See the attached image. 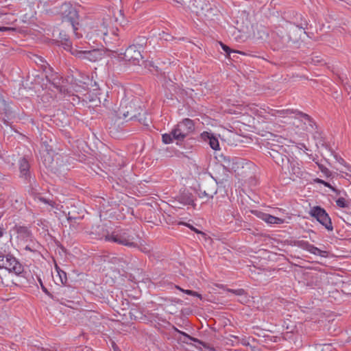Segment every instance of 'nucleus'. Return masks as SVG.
<instances>
[{
    "label": "nucleus",
    "mask_w": 351,
    "mask_h": 351,
    "mask_svg": "<svg viewBox=\"0 0 351 351\" xmlns=\"http://www.w3.org/2000/svg\"><path fill=\"white\" fill-rule=\"evenodd\" d=\"M135 234L131 228H117L112 232H108L104 236L106 241L112 242L119 245L130 247H136L137 244L134 241Z\"/></svg>",
    "instance_id": "obj_1"
},
{
    "label": "nucleus",
    "mask_w": 351,
    "mask_h": 351,
    "mask_svg": "<svg viewBox=\"0 0 351 351\" xmlns=\"http://www.w3.org/2000/svg\"><path fill=\"white\" fill-rule=\"evenodd\" d=\"M58 13L61 16L62 22L70 23L76 38H81L82 35L77 32L79 25V14L75 8L71 3L65 2L60 5Z\"/></svg>",
    "instance_id": "obj_2"
},
{
    "label": "nucleus",
    "mask_w": 351,
    "mask_h": 351,
    "mask_svg": "<svg viewBox=\"0 0 351 351\" xmlns=\"http://www.w3.org/2000/svg\"><path fill=\"white\" fill-rule=\"evenodd\" d=\"M194 130L193 121L188 118L184 119L172 130L173 138L178 141H182Z\"/></svg>",
    "instance_id": "obj_3"
},
{
    "label": "nucleus",
    "mask_w": 351,
    "mask_h": 351,
    "mask_svg": "<svg viewBox=\"0 0 351 351\" xmlns=\"http://www.w3.org/2000/svg\"><path fill=\"white\" fill-rule=\"evenodd\" d=\"M0 269H5L9 273H14L18 276L23 271L22 264L10 254H0Z\"/></svg>",
    "instance_id": "obj_4"
},
{
    "label": "nucleus",
    "mask_w": 351,
    "mask_h": 351,
    "mask_svg": "<svg viewBox=\"0 0 351 351\" xmlns=\"http://www.w3.org/2000/svg\"><path fill=\"white\" fill-rule=\"evenodd\" d=\"M72 55L76 58L89 62H96L101 59L102 53L99 49L87 50L84 47L75 45V50H73Z\"/></svg>",
    "instance_id": "obj_5"
},
{
    "label": "nucleus",
    "mask_w": 351,
    "mask_h": 351,
    "mask_svg": "<svg viewBox=\"0 0 351 351\" xmlns=\"http://www.w3.org/2000/svg\"><path fill=\"white\" fill-rule=\"evenodd\" d=\"M284 171L285 173L288 174L289 178L293 180L297 178H304L307 174L302 165L293 158L289 160V163L287 164Z\"/></svg>",
    "instance_id": "obj_6"
},
{
    "label": "nucleus",
    "mask_w": 351,
    "mask_h": 351,
    "mask_svg": "<svg viewBox=\"0 0 351 351\" xmlns=\"http://www.w3.org/2000/svg\"><path fill=\"white\" fill-rule=\"evenodd\" d=\"M310 215L315 218L328 231L333 230L331 219L326 211L320 206H314L310 211Z\"/></svg>",
    "instance_id": "obj_7"
},
{
    "label": "nucleus",
    "mask_w": 351,
    "mask_h": 351,
    "mask_svg": "<svg viewBox=\"0 0 351 351\" xmlns=\"http://www.w3.org/2000/svg\"><path fill=\"white\" fill-rule=\"evenodd\" d=\"M276 147L278 148L277 149L271 148L268 153L274 162L280 166L282 170L284 171L291 158L286 154V149L283 146L276 145Z\"/></svg>",
    "instance_id": "obj_8"
},
{
    "label": "nucleus",
    "mask_w": 351,
    "mask_h": 351,
    "mask_svg": "<svg viewBox=\"0 0 351 351\" xmlns=\"http://www.w3.org/2000/svg\"><path fill=\"white\" fill-rule=\"evenodd\" d=\"M271 38L278 49L284 47L291 40V38L285 35V30L282 27L275 28L271 32Z\"/></svg>",
    "instance_id": "obj_9"
},
{
    "label": "nucleus",
    "mask_w": 351,
    "mask_h": 351,
    "mask_svg": "<svg viewBox=\"0 0 351 351\" xmlns=\"http://www.w3.org/2000/svg\"><path fill=\"white\" fill-rule=\"evenodd\" d=\"M141 51L136 45H130L123 54V59L132 62L133 64H138L142 59Z\"/></svg>",
    "instance_id": "obj_10"
},
{
    "label": "nucleus",
    "mask_w": 351,
    "mask_h": 351,
    "mask_svg": "<svg viewBox=\"0 0 351 351\" xmlns=\"http://www.w3.org/2000/svg\"><path fill=\"white\" fill-rule=\"evenodd\" d=\"M140 111V107L136 108L135 104L131 101L125 108L121 107L119 110V116L122 115L124 119L128 118L129 120H132L138 118L141 114Z\"/></svg>",
    "instance_id": "obj_11"
},
{
    "label": "nucleus",
    "mask_w": 351,
    "mask_h": 351,
    "mask_svg": "<svg viewBox=\"0 0 351 351\" xmlns=\"http://www.w3.org/2000/svg\"><path fill=\"white\" fill-rule=\"evenodd\" d=\"M20 178L25 182L30 183L32 179V173L30 171V165L29 161L25 157L20 158L18 162Z\"/></svg>",
    "instance_id": "obj_12"
},
{
    "label": "nucleus",
    "mask_w": 351,
    "mask_h": 351,
    "mask_svg": "<svg viewBox=\"0 0 351 351\" xmlns=\"http://www.w3.org/2000/svg\"><path fill=\"white\" fill-rule=\"evenodd\" d=\"M47 82L53 85L60 93H67L66 88L62 85V77L58 73H51L49 75H46Z\"/></svg>",
    "instance_id": "obj_13"
},
{
    "label": "nucleus",
    "mask_w": 351,
    "mask_h": 351,
    "mask_svg": "<svg viewBox=\"0 0 351 351\" xmlns=\"http://www.w3.org/2000/svg\"><path fill=\"white\" fill-rule=\"evenodd\" d=\"M60 40L58 42L60 43L61 45L63 46L64 49L69 51L71 54L73 50H75V45L73 46V43L70 40L68 35H66L64 32H60L59 34Z\"/></svg>",
    "instance_id": "obj_14"
},
{
    "label": "nucleus",
    "mask_w": 351,
    "mask_h": 351,
    "mask_svg": "<svg viewBox=\"0 0 351 351\" xmlns=\"http://www.w3.org/2000/svg\"><path fill=\"white\" fill-rule=\"evenodd\" d=\"M14 229L17 233L19 238L25 241L32 239V232L27 226L16 225Z\"/></svg>",
    "instance_id": "obj_15"
},
{
    "label": "nucleus",
    "mask_w": 351,
    "mask_h": 351,
    "mask_svg": "<svg viewBox=\"0 0 351 351\" xmlns=\"http://www.w3.org/2000/svg\"><path fill=\"white\" fill-rule=\"evenodd\" d=\"M202 138L205 141H208L210 147L214 150L219 149V143L218 139L213 136L212 134L208 132H204L201 134Z\"/></svg>",
    "instance_id": "obj_16"
},
{
    "label": "nucleus",
    "mask_w": 351,
    "mask_h": 351,
    "mask_svg": "<svg viewBox=\"0 0 351 351\" xmlns=\"http://www.w3.org/2000/svg\"><path fill=\"white\" fill-rule=\"evenodd\" d=\"M0 100L2 101V102H0V114H5V117L8 119H10L12 116V111L9 106V104L5 101V100L3 98L1 95L0 94Z\"/></svg>",
    "instance_id": "obj_17"
},
{
    "label": "nucleus",
    "mask_w": 351,
    "mask_h": 351,
    "mask_svg": "<svg viewBox=\"0 0 351 351\" xmlns=\"http://www.w3.org/2000/svg\"><path fill=\"white\" fill-rule=\"evenodd\" d=\"M43 163L47 168L50 169L51 171H53L54 173L59 171L58 168L56 167L57 162H54V160L49 154H47L46 156H44Z\"/></svg>",
    "instance_id": "obj_18"
},
{
    "label": "nucleus",
    "mask_w": 351,
    "mask_h": 351,
    "mask_svg": "<svg viewBox=\"0 0 351 351\" xmlns=\"http://www.w3.org/2000/svg\"><path fill=\"white\" fill-rule=\"evenodd\" d=\"M269 113H270L272 116H275V117H289L290 115L294 114L295 113H296V111H294V110H291V109H286V110L271 109Z\"/></svg>",
    "instance_id": "obj_19"
},
{
    "label": "nucleus",
    "mask_w": 351,
    "mask_h": 351,
    "mask_svg": "<svg viewBox=\"0 0 351 351\" xmlns=\"http://www.w3.org/2000/svg\"><path fill=\"white\" fill-rule=\"evenodd\" d=\"M73 90L76 92H82L88 89V84L86 82H82L81 81L77 82V80L73 79L70 82Z\"/></svg>",
    "instance_id": "obj_20"
},
{
    "label": "nucleus",
    "mask_w": 351,
    "mask_h": 351,
    "mask_svg": "<svg viewBox=\"0 0 351 351\" xmlns=\"http://www.w3.org/2000/svg\"><path fill=\"white\" fill-rule=\"evenodd\" d=\"M180 201L185 205H193L194 203L193 196L189 193H182L180 197Z\"/></svg>",
    "instance_id": "obj_21"
},
{
    "label": "nucleus",
    "mask_w": 351,
    "mask_h": 351,
    "mask_svg": "<svg viewBox=\"0 0 351 351\" xmlns=\"http://www.w3.org/2000/svg\"><path fill=\"white\" fill-rule=\"evenodd\" d=\"M262 219L268 223L275 224L282 222V219L278 217L272 216L269 214L262 213Z\"/></svg>",
    "instance_id": "obj_22"
},
{
    "label": "nucleus",
    "mask_w": 351,
    "mask_h": 351,
    "mask_svg": "<svg viewBox=\"0 0 351 351\" xmlns=\"http://www.w3.org/2000/svg\"><path fill=\"white\" fill-rule=\"evenodd\" d=\"M311 254H313L315 255L321 256L322 257H326L327 256V252L323 251L319 249L318 247L314 246L313 245L311 244L309 249L308 250Z\"/></svg>",
    "instance_id": "obj_23"
},
{
    "label": "nucleus",
    "mask_w": 351,
    "mask_h": 351,
    "mask_svg": "<svg viewBox=\"0 0 351 351\" xmlns=\"http://www.w3.org/2000/svg\"><path fill=\"white\" fill-rule=\"evenodd\" d=\"M134 42L133 45H136L137 48L140 49L147 44V38L145 36H139Z\"/></svg>",
    "instance_id": "obj_24"
},
{
    "label": "nucleus",
    "mask_w": 351,
    "mask_h": 351,
    "mask_svg": "<svg viewBox=\"0 0 351 351\" xmlns=\"http://www.w3.org/2000/svg\"><path fill=\"white\" fill-rule=\"evenodd\" d=\"M336 204L339 208H348L350 202L343 197H339L336 200Z\"/></svg>",
    "instance_id": "obj_25"
},
{
    "label": "nucleus",
    "mask_w": 351,
    "mask_h": 351,
    "mask_svg": "<svg viewBox=\"0 0 351 351\" xmlns=\"http://www.w3.org/2000/svg\"><path fill=\"white\" fill-rule=\"evenodd\" d=\"M162 140L165 144H170L173 142L174 138H173L172 131L169 133H165L162 135Z\"/></svg>",
    "instance_id": "obj_26"
},
{
    "label": "nucleus",
    "mask_w": 351,
    "mask_h": 351,
    "mask_svg": "<svg viewBox=\"0 0 351 351\" xmlns=\"http://www.w3.org/2000/svg\"><path fill=\"white\" fill-rule=\"evenodd\" d=\"M56 271H57V272H58V275L60 276L61 282L62 284H66V281H67V278H66V272H64V271L60 269V268L58 267L57 265L56 266Z\"/></svg>",
    "instance_id": "obj_27"
},
{
    "label": "nucleus",
    "mask_w": 351,
    "mask_h": 351,
    "mask_svg": "<svg viewBox=\"0 0 351 351\" xmlns=\"http://www.w3.org/2000/svg\"><path fill=\"white\" fill-rule=\"evenodd\" d=\"M38 281H39V283H40V285L41 289H42V290L43 291V292H44L46 295H47L49 297H50L51 299H53V300H54L58 301V299L56 296H54L51 293H50V292L48 291V289H47L44 286V285H43V282H42V280H41V279H40V278H39V279H38Z\"/></svg>",
    "instance_id": "obj_28"
},
{
    "label": "nucleus",
    "mask_w": 351,
    "mask_h": 351,
    "mask_svg": "<svg viewBox=\"0 0 351 351\" xmlns=\"http://www.w3.org/2000/svg\"><path fill=\"white\" fill-rule=\"evenodd\" d=\"M309 62H311L313 64H321L324 62L323 59L320 56H313L310 58V59L308 60Z\"/></svg>",
    "instance_id": "obj_29"
},
{
    "label": "nucleus",
    "mask_w": 351,
    "mask_h": 351,
    "mask_svg": "<svg viewBox=\"0 0 351 351\" xmlns=\"http://www.w3.org/2000/svg\"><path fill=\"white\" fill-rule=\"evenodd\" d=\"M296 245L303 250H308L311 243L306 241H298L296 242Z\"/></svg>",
    "instance_id": "obj_30"
},
{
    "label": "nucleus",
    "mask_w": 351,
    "mask_h": 351,
    "mask_svg": "<svg viewBox=\"0 0 351 351\" xmlns=\"http://www.w3.org/2000/svg\"><path fill=\"white\" fill-rule=\"evenodd\" d=\"M179 333H180L181 335H182L183 336L186 337V338H188L189 339L194 341V342H198L199 343L202 344L203 346H206V343H203L202 341H199V339L195 338V337H191L190 335H189L188 334H186V332H182V331H180V330H176Z\"/></svg>",
    "instance_id": "obj_31"
},
{
    "label": "nucleus",
    "mask_w": 351,
    "mask_h": 351,
    "mask_svg": "<svg viewBox=\"0 0 351 351\" xmlns=\"http://www.w3.org/2000/svg\"><path fill=\"white\" fill-rule=\"evenodd\" d=\"M220 45L221 46L222 49L229 56H230L231 53H237V51L232 50L228 46L224 45L223 43L220 42Z\"/></svg>",
    "instance_id": "obj_32"
},
{
    "label": "nucleus",
    "mask_w": 351,
    "mask_h": 351,
    "mask_svg": "<svg viewBox=\"0 0 351 351\" xmlns=\"http://www.w3.org/2000/svg\"><path fill=\"white\" fill-rule=\"evenodd\" d=\"M178 289H180V291L184 292L185 293L188 294V295H193V296H197V297H201L200 294H199L198 293L194 291H192V290H184L181 288H180L179 287H176Z\"/></svg>",
    "instance_id": "obj_33"
},
{
    "label": "nucleus",
    "mask_w": 351,
    "mask_h": 351,
    "mask_svg": "<svg viewBox=\"0 0 351 351\" xmlns=\"http://www.w3.org/2000/svg\"><path fill=\"white\" fill-rule=\"evenodd\" d=\"M295 111H296V113L294 114L295 116L299 115L300 117L304 119L305 120L311 121V117L309 115H308L307 114L303 113L298 110H295Z\"/></svg>",
    "instance_id": "obj_34"
},
{
    "label": "nucleus",
    "mask_w": 351,
    "mask_h": 351,
    "mask_svg": "<svg viewBox=\"0 0 351 351\" xmlns=\"http://www.w3.org/2000/svg\"><path fill=\"white\" fill-rule=\"evenodd\" d=\"M216 193H217L216 191L214 192H211V193L206 192V191H204L203 192H202L200 191V193L199 194V196L200 197H202L203 196H204V197H207L208 198H213V195L215 194Z\"/></svg>",
    "instance_id": "obj_35"
},
{
    "label": "nucleus",
    "mask_w": 351,
    "mask_h": 351,
    "mask_svg": "<svg viewBox=\"0 0 351 351\" xmlns=\"http://www.w3.org/2000/svg\"><path fill=\"white\" fill-rule=\"evenodd\" d=\"M107 26H108V23L106 21V19H104L101 25V27L102 29H99V31H101L104 36H107V32H106V30L107 29Z\"/></svg>",
    "instance_id": "obj_36"
},
{
    "label": "nucleus",
    "mask_w": 351,
    "mask_h": 351,
    "mask_svg": "<svg viewBox=\"0 0 351 351\" xmlns=\"http://www.w3.org/2000/svg\"><path fill=\"white\" fill-rule=\"evenodd\" d=\"M229 291L234 293L235 295H242L245 294V291L243 289H230Z\"/></svg>",
    "instance_id": "obj_37"
},
{
    "label": "nucleus",
    "mask_w": 351,
    "mask_h": 351,
    "mask_svg": "<svg viewBox=\"0 0 351 351\" xmlns=\"http://www.w3.org/2000/svg\"><path fill=\"white\" fill-rule=\"evenodd\" d=\"M178 4L184 6L189 0H173Z\"/></svg>",
    "instance_id": "obj_38"
},
{
    "label": "nucleus",
    "mask_w": 351,
    "mask_h": 351,
    "mask_svg": "<svg viewBox=\"0 0 351 351\" xmlns=\"http://www.w3.org/2000/svg\"><path fill=\"white\" fill-rule=\"evenodd\" d=\"M14 28L8 27H0L1 32L14 31Z\"/></svg>",
    "instance_id": "obj_39"
},
{
    "label": "nucleus",
    "mask_w": 351,
    "mask_h": 351,
    "mask_svg": "<svg viewBox=\"0 0 351 351\" xmlns=\"http://www.w3.org/2000/svg\"><path fill=\"white\" fill-rule=\"evenodd\" d=\"M189 228H190L192 230H193L194 232H197V233H199V234H202L203 235H205V234L199 230H198L197 229H196L195 228H194L193 226H191V225H188L187 226Z\"/></svg>",
    "instance_id": "obj_40"
},
{
    "label": "nucleus",
    "mask_w": 351,
    "mask_h": 351,
    "mask_svg": "<svg viewBox=\"0 0 351 351\" xmlns=\"http://www.w3.org/2000/svg\"><path fill=\"white\" fill-rule=\"evenodd\" d=\"M323 185H324L325 186L329 188L332 191H335V188L334 186H332L330 183H328L327 182L324 181Z\"/></svg>",
    "instance_id": "obj_41"
},
{
    "label": "nucleus",
    "mask_w": 351,
    "mask_h": 351,
    "mask_svg": "<svg viewBox=\"0 0 351 351\" xmlns=\"http://www.w3.org/2000/svg\"><path fill=\"white\" fill-rule=\"evenodd\" d=\"M315 182H317V183H319V184H324V180H321V179H319V178H316V179L315 180Z\"/></svg>",
    "instance_id": "obj_42"
},
{
    "label": "nucleus",
    "mask_w": 351,
    "mask_h": 351,
    "mask_svg": "<svg viewBox=\"0 0 351 351\" xmlns=\"http://www.w3.org/2000/svg\"><path fill=\"white\" fill-rule=\"evenodd\" d=\"M252 351H263L262 349L259 347H252Z\"/></svg>",
    "instance_id": "obj_43"
},
{
    "label": "nucleus",
    "mask_w": 351,
    "mask_h": 351,
    "mask_svg": "<svg viewBox=\"0 0 351 351\" xmlns=\"http://www.w3.org/2000/svg\"><path fill=\"white\" fill-rule=\"evenodd\" d=\"M41 3L44 4H47L49 2L54 1L55 0H39Z\"/></svg>",
    "instance_id": "obj_44"
},
{
    "label": "nucleus",
    "mask_w": 351,
    "mask_h": 351,
    "mask_svg": "<svg viewBox=\"0 0 351 351\" xmlns=\"http://www.w3.org/2000/svg\"><path fill=\"white\" fill-rule=\"evenodd\" d=\"M40 200L41 202H44V203H45V204H51L49 203V201L47 200V199H46L45 198H44V197H40Z\"/></svg>",
    "instance_id": "obj_45"
},
{
    "label": "nucleus",
    "mask_w": 351,
    "mask_h": 351,
    "mask_svg": "<svg viewBox=\"0 0 351 351\" xmlns=\"http://www.w3.org/2000/svg\"><path fill=\"white\" fill-rule=\"evenodd\" d=\"M25 250H27V251H29V252H34L35 251L33 249H32V247L29 245H26L25 247Z\"/></svg>",
    "instance_id": "obj_46"
},
{
    "label": "nucleus",
    "mask_w": 351,
    "mask_h": 351,
    "mask_svg": "<svg viewBox=\"0 0 351 351\" xmlns=\"http://www.w3.org/2000/svg\"><path fill=\"white\" fill-rule=\"evenodd\" d=\"M112 346L114 348V351H121L120 349L118 348V346L114 343H113Z\"/></svg>",
    "instance_id": "obj_47"
},
{
    "label": "nucleus",
    "mask_w": 351,
    "mask_h": 351,
    "mask_svg": "<svg viewBox=\"0 0 351 351\" xmlns=\"http://www.w3.org/2000/svg\"><path fill=\"white\" fill-rule=\"evenodd\" d=\"M333 192H335L337 195H339L341 193V191L338 190L337 189L335 188V191H332Z\"/></svg>",
    "instance_id": "obj_48"
},
{
    "label": "nucleus",
    "mask_w": 351,
    "mask_h": 351,
    "mask_svg": "<svg viewBox=\"0 0 351 351\" xmlns=\"http://www.w3.org/2000/svg\"><path fill=\"white\" fill-rule=\"evenodd\" d=\"M3 235V229L0 227V238Z\"/></svg>",
    "instance_id": "obj_49"
},
{
    "label": "nucleus",
    "mask_w": 351,
    "mask_h": 351,
    "mask_svg": "<svg viewBox=\"0 0 351 351\" xmlns=\"http://www.w3.org/2000/svg\"><path fill=\"white\" fill-rule=\"evenodd\" d=\"M163 34H165V33H163ZM165 36H166V37H165V38H165V40H168L169 39V38L171 37V36H170V35H169V34H165Z\"/></svg>",
    "instance_id": "obj_50"
},
{
    "label": "nucleus",
    "mask_w": 351,
    "mask_h": 351,
    "mask_svg": "<svg viewBox=\"0 0 351 351\" xmlns=\"http://www.w3.org/2000/svg\"><path fill=\"white\" fill-rule=\"evenodd\" d=\"M297 27H299V29L300 30V32H302V29H304V27H303L302 25L300 26L299 25H297Z\"/></svg>",
    "instance_id": "obj_51"
},
{
    "label": "nucleus",
    "mask_w": 351,
    "mask_h": 351,
    "mask_svg": "<svg viewBox=\"0 0 351 351\" xmlns=\"http://www.w3.org/2000/svg\"><path fill=\"white\" fill-rule=\"evenodd\" d=\"M300 145L301 146V147H300V149L304 147L305 149L308 150L307 148L306 147V145L304 144H303V143L302 144H300Z\"/></svg>",
    "instance_id": "obj_52"
},
{
    "label": "nucleus",
    "mask_w": 351,
    "mask_h": 351,
    "mask_svg": "<svg viewBox=\"0 0 351 351\" xmlns=\"http://www.w3.org/2000/svg\"><path fill=\"white\" fill-rule=\"evenodd\" d=\"M346 167H347V169H348L350 172H351V166H350V165H347V166H346Z\"/></svg>",
    "instance_id": "obj_53"
},
{
    "label": "nucleus",
    "mask_w": 351,
    "mask_h": 351,
    "mask_svg": "<svg viewBox=\"0 0 351 351\" xmlns=\"http://www.w3.org/2000/svg\"><path fill=\"white\" fill-rule=\"evenodd\" d=\"M73 219V217H68V220H69V221H71V220H72Z\"/></svg>",
    "instance_id": "obj_54"
},
{
    "label": "nucleus",
    "mask_w": 351,
    "mask_h": 351,
    "mask_svg": "<svg viewBox=\"0 0 351 351\" xmlns=\"http://www.w3.org/2000/svg\"><path fill=\"white\" fill-rule=\"evenodd\" d=\"M346 176H350V175L348 173H346Z\"/></svg>",
    "instance_id": "obj_55"
},
{
    "label": "nucleus",
    "mask_w": 351,
    "mask_h": 351,
    "mask_svg": "<svg viewBox=\"0 0 351 351\" xmlns=\"http://www.w3.org/2000/svg\"><path fill=\"white\" fill-rule=\"evenodd\" d=\"M1 217H2V215H0V219L1 218Z\"/></svg>",
    "instance_id": "obj_56"
},
{
    "label": "nucleus",
    "mask_w": 351,
    "mask_h": 351,
    "mask_svg": "<svg viewBox=\"0 0 351 351\" xmlns=\"http://www.w3.org/2000/svg\"><path fill=\"white\" fill-rule=\"evenodd\" d=\"M0 102H2V101H1V100H0Z\"/></svg>",
    "instance_id": "obj_57"
}]
</instances>
